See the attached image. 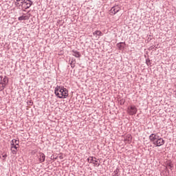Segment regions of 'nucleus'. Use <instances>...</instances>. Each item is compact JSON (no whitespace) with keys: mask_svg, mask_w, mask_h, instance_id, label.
I'll use <instances>...</instances> for the list:
<instances>
[{"mask_svg":"<svg viewBox=\"0 0 176 176\" xmlns=\"http://www.w3.org/2000/svg\"><path fill=\"white\" fill-rule=\"evenodd\" d=\"M54 93L58 98H67L68 97V89L63 86H56Z\"/></svg>","mask_w":176,"mask_h":176,"instance_id":"nucleus-1","label":"nucleus"},{"mask_svg":"<svg viewBox=\"0 0 176 176\" xmlns=\"http://www.w3.org/2000/svg\"><path fill=\"white\" fill-rule=\"evenodd\" d=\"M9 83V78L7 76H0V91L5 89V86Z\"/></svg>","mask_w":176,"mask_h":176,"instance_id":"nucleus-2","label":"nucleus"},{"mask_svg":"<svg viewBox=\"0 0 176 176\" xmlns=\"http://www.w3.org/2000/svg\"><path fill=\"white\" fill-rule=\"evenodd\" d=\"M22 3V10L23 12H25L26 9H30L32 6L34 1L32 0H25Z\"/></svg>","mask_w":176,"mask_h":176,"instance_id":"nucleus-3","label":"nucleus"},{"mask_svg":"<svg viewBox=\"0 0 176 176\" xmlns=\"http://www.w3.org/2000/svg\"><path fill=\"white\" fill-rule=\"evenodd\" d=\"M138 111V109H137V107L134 105L129 106L127 108V112L131 116H133V115H135Z\"/></svg>","mask_w":176,"mask_h":176,"instance_id":"nucleus-4","label":"nucleus"},{"mask_svg":"<svg viewBox=\"0 0 176 176\" xmlns=\"http://www.w3.org/2000/svg\"><path fill=\"white\" fill-rule=\"evenodd\" d=\"M159 135H157V134L155 133H152L149 135V140L151 141V142H153V144H154L155 142H156V141L157 140V139L159 138Z\"/></svg>","mask_w":176,"mask_h":176,"instance_id":"nucleus-5","label":"nucleus"},{"mask_svg":"<svg viewBox=\"0 0 176 176\" xmlns=\"http://www.w3.org/2000/svg\"><path fill=\"white\" fill-rule=\"evenodd\" d=\"M164 140L163 138H160V136L157 139V141L155 142L153 145H155L156 146H162V145H164Z\"/></svg>","mask_w":176,"mask_h":176,"instance_id":"nucleus-6","label":"nucleus"},{"mask_svg":"<svg viewBox=\"0 0 176 176\" xmlns=\"http://www.w3.org/2000/svg\"><path fill=\"white\" fill-rule=\"evenodd\" d=\"M120 10V8H119V6H113L110 10V14H111V16H113L114 14H116V13H118V12H119Z\"/></svg>","mask_w":176,"mask_h":176,"instance_id":"nucleus-7","label":"nucleus"},{"mask_svg":"<svg viewBox=\"0 0 176 176\" xmlns=\"http://www.w3.org/2000/svg\"><path fill=\"white\" fill-rule=\"evenodd\" d=\"M45 157H46V156L45 155V154L43 153H40L39 155H38V160H39L40 163H43V162H45Z\"/></svg>","mask_w":176,"mask_h":176,"instance_id":"nucleus-8","label":"nucleus"},{"mask_svg":"<svg viewBox=\"0 0 176 176\" xmlns=\"http://www.w3.org/2000/svg\"><path fill=\"white\" fill-rule=\"evenodd\" d=\"M72 55L74 56V57H76L77 58H79L80 57V52L76 51V50H72Z\"/></svg>","mask_w":176,"mask_h":176,"instance_id":"nucleus-9","label":"nucleus"},{"mask_svg":"<svg viewBox=\"0 0 176 176\" xmlns=\"http://www.w3.org/2000/svg\"><path fill=\"white\" fill-rule=\"evenodd\" d=\"M15 5L16 8H19V9H21L23 10V3H20L19 1H16Z\"/></svg>","mask_w":176,"mask_h":176,"instance_id":"nucleus-10","label":"nucleus"},{"mask_svg":"<svg viewBox=\"0 0 176 176\" xmlns=\"http://www.w3.org/2000/svg\"><path fill=\"white\" fill-rule=\"evenodd\" d=\"M93 35H97L98 36H102V35H104V34L102 33L101 31L100 30H96L93 33Z\"/></svg>","mask_w":176,"mask_h":176,"instance_id":"nucleus-11","label":"nucleus"},{"mask_svg":"<svg viewBox=\"0 0 176 176\" xmlns=\"http://www.w3.org/2000/svg\"><path fill=\"white\" fill-rule=\"evenodd\" d=\"M19 21H23V20H28V16L22 15L18 18Z\"/></svg>","mask_w":176,"mask_h":176,"instance_id":"nucleus-12","label":"nucleus"},{"mask_svg":"<svg viewBox=\"0 0 176 176\" xmlns=\"http://www.w3.org/2000/svg\"><path fill=\"white\" fill-rule=\"evenodd\" d=\"M123 45H124V43H123V42L118 43L117 44V47H118V49L120 50H122V49H124V46H123Z\"/></svg>","mask_w":176,"mask_h":176,"instance_id":"nucleus-13","label":"nucleus"},{"mask_svg":"<svg viewBox=\"0 0 176 176\" xmlns=\"http://www.w3.org/2000/svg\"><path fill=\"white\" fill-rule=\"evenodd\" d=\"M87 160L89 163H93L94 162V158L93 157H89Z\"/></svg>","mask_w":176,"mask_h":176,"instance_id":"nucleus-14","label":"nucleus"},{"mask_svg":"<svg viewBox=\"0 0 176 176\" xmlns=\"http://www.w3.org/2000/svg\"><path fill=\"white\" fill-rule=\"evenodd\" d=\"M173 167H174V165H173V164L171 163L168 164L167 168H169V170H173Z\"/></svg>","mask_w":176,"mask_h":176,"instance_id":"nucleus-15","label":"nucleus"},{"mask_svg":"<svg viewBox=\"0 0 176 176\" xmlns=\"http://www.w3.org/2000/svg\"><path fill=\"white\" fill-rule=\"evenodd\" d=\"M94 164L95 165V166H96V167H98L99 166H100V163H98V161H97V160H94Z\"/></svg>","mask_w":176,"mask_h":176,"instance_id":"nucleus-16","label":"nucleus"},{"mask_svg":"<svg viewBox=\"0 0 176 176\" xmlns=\"http://www.w3.org/2000/svg\"><path fill=\"white\" fill-rule=\"evenodd\" d=\"M11 151L13 155H16V153H17V150H16L15 148H13V147H11Z\"/></svg>","mask_w":176,"mask_h":176,"instance_id":"nucleus-17","label":"nucleus"},{"mask_svg":"<svg viewBox=\"0 0 176 176\" xmlns=\"http://www.w3.org/2000/svg\"><path fill=\"white\" fill-rule=\"evenodd\" d=\"M14 141V144H15V145H19V144H20V142L17 140H12Z\"/></svg>","mask_w":176,"mask_h":176,"instance_id":"nucleus-18","label":"nucleus"},{"mask_svg":"<svg viewBox=\"0 0 176 176\" xmlns=\"http://www.w3.org/2000/svg\"><path fill=\"white\" fill-rule=\"evenodd\" d=\"M146 63L147 65H151V60L149 58L146 59Z\"/></svg>","mask_w":176,"mask_h":176,"instance_id":"nucleus-19","label":"nucleus"},{"mask_svg":"<svg viewBox=\"0 0 176 176\" xmlns=\"http://www.w3.org/2000/svg\"><path fill=\"white\" fill-rule=\"evenodd\" d=\"M11 148H13V149H16V150H17L18 149V148H19V145H14V146H11Z\"/></svg>","mask_w":176,"mask_h":176,"instance_id":"nucleus-20","label":"nucleus"},{"mask_svg":"<svg viewBox=\"0 0 176 176\" xmlns=\"http://www.w3.org/2000/svg\"><path fill=\"white\" fill-rule=\"evenodd\" d=\"M113 174H119V168H117L116 170H114Z\"/></svg>","mask_w":176,"mask_h":176,"instance_id":"nucleus-21","label":"nucleus"},{"mask_svg":"<svg viewBox=\"0 0 176 176\" xmlns=\"http://www.w3.org/2000/svg\"><path fill=\"white\" fill-rule=\"evenodd\" d=\"M2 157H3V160H5V159H6V157H8V154L3 155Z\"/></svg>","mask_w":176,"mask_h":176,"instance_id":"nucleus-22","label":"nucleus"},{"mask_svg":"<svg viewBox=\"0 0 176 176\" xmlns=\"http://www.w3.org/2000/svg\"><path fill=\"white\" fill-rule=\"evenodd\" d=\"M14 145H15L14 144V140H12V142H11V146H14Z\"/></svg>","mask_w":176,"mask_h":176,"instance_id":"nucleus-23","label":"nucleus"},{"mask_svg":"<svg viewBox=\"0 0 176 176\" xmlns=\"http://www.w3.org/2000/svg\"><path fill=\"white\" fill-rule=\"evenodd\" d=\"M16 2H21V3H23V1H24L25 0H16Z\"/></svg>","mask_w":176,"mask_h":176,"instance_id":"nucleus-24","label":"nucleus"},{"mask_svg":"<svg viewBox=\"0 0 176 176\" xmlns=\"http://www.w3.org/2000/svg\"><path fill=\"white\" fill-rule=\"evenodd\" d=\"M113 176H119V175H118V173H114V175Z\"/></svg>","mask_w":176,"mask_h":176,"instance_id":"nucleus-25","label":"nucleus"},{"mask_svg":"<svg viewBox=\"0 0 176 176\" xmlns=\"http://www.w3.org/2000/svg\"><path fill=\"white\" fill-rule=\"evenodd\" d=\"M32 104V102H30V105H31Z\"/></svg>","mask_w":176,"mask_h":176,"instance_id":"nucleus-26","label":"nucleus"},{"mask_svg":"<svg viewBox=\"0 0 176 176\" xmlns=\"http://www.w3.org/2000/svg\"><path fill=\"white\" fill-rule=\"evenodd\" d=\"M60 159H63V157L60 156Z\"/></svg>","mask_w":176,"mask_h":176,"instance_id":"nucleus-27","label":"nucleus"},{"mask_svg":"<svg viewBox=\"0 0 176 176\" xmlns=\"http://www.w3.org/2000/svg\"><path fill=\"white\" fill-rule=\"evenodd\" d=\"M166 171H167L168 173H169V170H166Z\"/></svg>","mask_w":176,"mask_h":176,"instance_id":"nucleus-28","label":"nucleus"}]
</instances>
